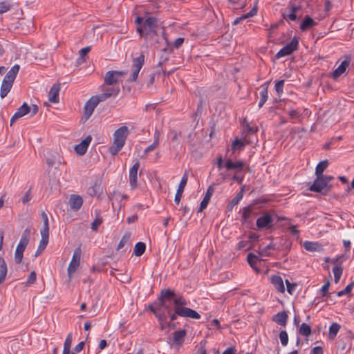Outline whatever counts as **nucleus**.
Returning <instances> with one entry per match:
<instances>
[{"label":"nucleus","instance_id":"15","mask_svg":"<svg viewBox=\"0 0 354 354\" xmlns=\"http://www.w3.org/2000/svg\"><path fill=\"white\" fill-rule=\"evenodd\" d=\"M214 192V185H210L206 192V194L200 203V207L198 210V212H202L205 209H206L213 194Z\"/></svg>","mask_w":354,"mask_h":354},{"label":"nucleus","instance_id":"61","mask_svg":"<svg viewBox=\"0 0 354 354\" xmlns=\"http://www.w3.org/2000/svg\"><path fill=\"white\" fill-rule=\"evenodd\" d=\"M286 284L288 292L292 295L295 290L297 284L294 283H290L288 279L286 280Z\"/></svg>","mask_w":354,"mask_h":354},{"label":"nucleus","instance_id":"24","mask_svg":"<svg viewBox=\"0 0 354 354\" xmlns=\"http://www.w3.org/2000/svg\"><path fill=\"white\" fill-rule=\"evenodd\" d=\"M257 4V3H256V4L254 6V7L252 8V10L247 14L243 15L242 16L236 18L234 19V21H233V25H237V24L241 23V21L243 20H245L248 18L252 17L257 15V11H258Z\"/></svg>","mask_w":354,"mask_h":354},{"label":"nucleus","instance_id":"17","mask_svg":"<svg viewBox=\"0 0 354 354\" xmlns=\"http://www.w3.org/2000/svg\"><path fill=\"white\" fill-rule=\"evenodd\" d=\"M83 204V199L80 195L72 194L69 198L71 209L73 211H78Z\"/></svg>","mask_w":354,"mask_h":354},{"label":"nucleus","instance_id":"35","mask_svg":"<svg viewBox=\"0 0 354 354\" xmlns=\"http://www.w3.org/2000/svg\"><path fill=\"white\" fill-rule=\"evenodd\" d=\"M172 300L174 301V310H176L177 308L185 307L188 304L187 300L181 295L177 297L175 295V297L172 299Z\"/></svg>","mask_w":354,"mask_h":354},{"label":"nucleus","instance_id":"1","mask_svg":"<svg viewBox=\"0 0 354 354\" xmlns=\"http://www.w3.org/2000/svg\"><path fill=\"white\" fill-rule=\"evenodd\" d=\"M175 297V292L174 290L168 289H162L156 301L150 304L148 308L150 310V307L158 313L165 314L167 316L170 315L172 312V308L170 305L167 302L172 300Z\"/></svg>","mask_w":354,"mask_h":354},{"label":"nucleus","instance_id":"42","mask_svg":"<svg viewBox=\"0 0 354 354\" xmlns=\"http://www.w3.org/2000/svg\"><path fill=\"white\" fill-rule=\"evenodd\" d=\"M305 250L310 252H314L318 250L320 247V245L317 243L310 242V241H305L303 244Z\"/></svg>","mask_w":354,"mask_h":354},{"label":"nucleus","instance_id":"22","mask_svg":"<svg viewBox=\"0 0 354 354\" xmlns=\"http://www.w3.org/2000/svg\"><path fill=\"white\" fill-rule=\"evenodd\" d=\"M150 311L153 313L158 319L161 330L167 328L168 322H167V315L165 314L158 313L157 310L152 309L151 307H150Z\"/></svg>","mask_w":354,"mask_h":354},{"label":"nucleus","instance_id":"21","mask_svg":"<svg viewBox=\"0 0 354 354\" xmlns=\"http://www.w3.org/2000/svg\"><path fill=\"white\" fill-rule=\"evenodd\" d=\"M102 192V181L100 179H96L91 187L88 189V194L91 196L99 195Z\"/></svg>","mask_w":354,"mask_h":354},{"label":"nucleus","instance_id":"16","mask_svg":"<svg viewBox=\"0 0 354 354\" xmlns=\"http://www.w3.org/2000/svg\"><path fill=\"white\" fill-rule=\"evenodd\" d=\"M97 103L95 100L91 97L85 104L84 107V114L85 118L88 119L92 113H93L95 109L97 106Z\"/></svg>","mask_w":354,"mask_h":354},{"label":"nucleus","instance_id":"3","mask_svg":"<svg viewBox=\"0 0 354 354\" xmlns=\"http://www.w3.org/2000/svg\"><path fill=\"white\" fill-rule=\"evenodd\" d=\"M354 339V334L349 330H346L344 333L341 334L337 342V353L339 354H346L351 349V340Z\"/></svg>","mask_w":354,"mask_h":354},{"label":"nucleus","instance_id":"12","mask_svg":"<svg viewBox=\"0 0 354 354\" xmlns=\"http://www.w3.org/2000/svg\"><path fill=\"white\" fill-rule=\"evenodd\" d=\"M187 180H188V174H187V171H185L184 173L182 178H181V180H180V182L179 183L178 189H177L176 193L175 194L174 202L177 205H178L180 201L183 193L184 192V189H185V186L187 185Z\"/></svg>","mask_w":354,"mask_h":354},{"label":"nucleus","instance_id":"60","mask_svg":"<svg viewBox=\"0 0 354 354\" xmlns=\"http://www.w3.org/2000/svg\"><path fill=\"white\" fill-rule=\"evenodd\" d=\"M120 87L118 86H116L107 88L104 93H109L112 94V96H116L120 93Z\"/></svg>","mask_w":354,"mask_h":354},{"label":"nucleus","instance_id":"8","mask_svg":"<svg viewBox=\"0 0 354 354\" xmlns=\"http://www.w3.org/2000/svg\"><path fill=\"white\" fill-rule=\"evenodd\" d=\"M129 134V129L127 126H122L113 133V143L124 147Z\"/></svg>","mask_w":354,"mask_h":354},{"label":"nucleus","instance_id":"39","mask_svg":"<svg viewBox=\"0 0 354 354\" xmlns=\"http://www.w3.org/2000/svg\"><path fill=\"white\" fill-rule=\"evenodd\" d=\"M12 86V85L10 83H7L6 81L2 82L0 91V95L1 98H4L8 95Z\"/></svg>","mask_w":354,"mask_h":354},{"label":"nucleus","instance_id":"32","mask_svg":"<svg viewBox=\"0 0 354 354\" xmlns=\"http://www.w3.org/2000/svg\"><path fill=\"white\" fill-rule=\"evenodd\" d=\"M48 238L49 236H41V239L39 242L38 248L35 252V257H37L39 255H40L41 252L46 249L48 243Z\"/></svg>","mask_w":354,"mask_h":354},{"label":"nucleus","instance_id":"18","mask_svg":"<svg viewBox=\"0 0 354 354\" xmlns=\"http://www.w3.org/2000/svg\"><path fill=\"white\" fill-rule=\"evenodd\" d=\"M350 64V59H346L341 62L339 66L333 71V80L340 77L342 74L346 73V70Z\"/></svg>","mask_w":354,"mask_h":354},{"label":"nucleus","instance_id":"50","mask_svg":"<svg viewBox=\"0 0 354 354\" xmlns=\"http://www.w3.org/2000/svg\"><path fill=\"white\" fill-rule=\"evenodd\" d=\"M353 287H354V281H352V282H351V283H349L348 285H347V286H346V288H345L344 290H341V291L338 292L337 293V295L338 297H342V296H343V295H349L351 294V290H352V288H353Z\"/></svg>","mask_w":354,"mask_h":354},{"label":"nucleus","instance_id":"14","mask_svg":"<svg viewBox=\"0 0 354 354\" xmlns=\"http://www.w3.org/2000/svg\"><path fill=\"white\" fill-rule=\"evenodd\" d=\"M245 166V164L242 160H237L236 162H233L231 159L226 160L225 162V167L227 170L236 169V173L242 171Z\"/></svg>","mask_w":354,"mask_h":354},{"label":"nucleus","instance_id":"33","mask_svg":"<svg viewBox=\"0 0 354 354\" xmlns=\"http://www.w3.org/2000/svg\"><path fill=\"white\" fill-rule=\"evenodd\" d=\"M145 63V56L141 54L136 58L133 59L132 68L137 71H140Z\"/></svg>","mask_w":354,"mask_h":354},{"label":"nucleus","instance_id":"59","mask_svg":"<svg viewBox=\"0 0 354 354\" xmlns=\"http://www.w3.org/2000/svg\"><path fill=\"white\" fill-rule=\"evenodd\" d=\"M91 46H86L85 48H83L80 51V57H79V59H82V61H85V56L91 51Z\"/></svg>","mask_w":354,"mask_h":354},{"label":"nucleus","instance_id":"48","mask_svg":"<svg viewBox=\"0 0 354 354\" xmlns=\"http://www.w3.org/2000/svg\"><path fill=\"white\" fill-rule=\"evenodd\" d=\"M72 341H73V334H72V333H70L68 334V335L65 339L64 344V348H63L64 353H66V352L68 353V349H71Z\"/></svg>","mask_w":354,"mask_h":354},{"label":"nucleus","instance_id":"62","mask_svg":"<svg viewBox=\"0 0 354 354\" xmlns=\"http://www.w3.org/2000/svg\"><path fill=\"white\" fill-rule=\"evenodd\" d=\"M123 147L118 145H114L110 147L109 151L111 155L115 156L116 155L122 148Z\"/></svg>","mask_w":354,"mask_h":354},{"label":"nucleus","instance_id":"37","mask_svg":"<svg viewBox=\"0 0 354 354\" xmlns=\"http://www.w3.org/2000/svg\"><path fill=\"white\" fill-rule=\"evenodd\" d=\"M7 271L6 261L2 257H0V284L5 280Z\"/></svg>","mask_w":354,"mask_h":354},{"label":"nucleus","instance_id":"40","mask_svg":"<svg viewBox=\"0 0 354 354\" xmlns=\"http://www.w3.org/2000/svg\"><path fill=\"white\" fill-rule=\"evenodd\" d=\"M30 112V106L26 102L24 104L15 112L20 118Z\"/></svg>","mask_w":354,"mask_h":354},{"label":"nucleus","instance_id":"47","mask_svg":"<svg viewBox=\"0 0 354 354\" xmlns=\"http://www.w3.org/2000/svg\"><path fill=\"white\" fill-rule=\"evenodd\" d=\"M242 199L241 194H236V196L229 203L227 206L228 211H232L233 207L236 205Z\"/></svg>","mask_w":354,"mask_h":354},{"label":"nucleus","instance_id":"43","mask_svg":"<svg viewBox=\"0 0 354 354\" xmlns=\"http://www.w3.org/2000/svg\"><path fill=\"white\" fill-rule=\"evenodd\" d=\"M311 332L310 326L306 323H302L299 328V334L305 337H308L311 334Z\"/></svg>","mask_w":354,"mask_h":354},{"label":"nucleus","instance_id":"5","mask_svg":"<svg viewBox=\"0 0 354 354\" xmlns=\"http://www.w3.org/2000/svg\"><path fill=\"white\" fill-rule=\"evenodd\" d=\"M332 180L330 176H319L310 186L309 190L317 193H323V191L327 186L328 183Z\"/></svg>","mask_w":354,"mask_h":354},{"label":"nucleus","instance_id":"30","mask_svg":"<svg viewBox=\"0 0 354 354\" xmlns=\"http://www.w3.org/2000/svg\"><path fill=\"white\" fill-rule=\"evenodd\" d=\"M30 236V230L29 227H27L26 229L24 230L18 245H21V247L26 248L29 243Z\"/></svg>","mask_w":354,"mask_h":354},{"label":"nucleus","instance_id":"28","mask_svg":"<svg viewBox=\"0 0 354 354\" xmlns=\"http://www.w3.org/2000/svg\"><path fill=\"white\" fill-rule=\"evenodd\" d=\"M242 211V223H245L250 221L253 214V205H250L247 207H244Z\"/></svg>","mask_w":354,"mask_h":354},{"label":"nucleus","instance_id":"57","mask_svg":"<svg viewBox=\"0 0 354 354\" xmlns=\"http://www.w3.org/2000/svg\"><path fill=\"white\" fill-rule=\"evenodd\" d=\"M11 5L6 1L0 2V14H3L10 10Z\"/></svg>","mask_w":354,"mask_h":354},{"label":"nucleus","instance_id":"38","mask_svg":"<svg viewBox=\"0 0 354 354\" xmlns=\"http://www.w3.org/2000/svg\"><path fill=\"white\" fill-rule=\"evenodd\" d=\"M146 250V245L143 242H138L134 248L133 254L136 257H140Z\"/></svg>","mask_w":354,"mask_h":354},{"label":"nucleus","instance_id":"13","mask_svg":"<svg viewBox=\"0 0 354 354\" xmlns=\"http://www.w3.org/2000/svg\"><path fill=\"white\" fill-rule=\"evenodd\" d=\"M139 167L140 162L137 160L129 170V183L133 189L137 186V174Z\"/></svg>","mask_w":354,"mask_h":354},{"label":"nucleus","instance_id":"9","mask_svg":"<svg viewBox=\"0 0 354 354\" xmlns=\"http://www.w3.org/2000/svg\"><path fill=\"white\" fill-rule=\"evenodd\" d=\"M346 260V256L342 254L336 259H333V277L334 281L337 283L339 281L343 272V267L341 263Z\"/></svg>","mask_w":354,"mask_h":354},{"label":"nucleus","instance_id":"55","mask_svg":"<svg viewBox=\"0 0 354 354\" xmlns=\"http://www.w3.org/2000/svg\"><path fill=\"white\" fill-rule=\"evenodd\" d=\"M36 279H37L36 272L35 271L31 272L29 277H28V279L26 280V285L27 286H31L32 284L35 283Z\"/></svg>","mask_w":354,"mask_h":354},{"label":"nucleus","instance_id":"49","mask_svg":"<svg viewBox=\"0 0 354 354\" xmlns=\"http://www.w3.org/2000/svg\"><path fill=\"white\" fill-rule=\"evenodd\" d=\"M111 96H112L111 93H101V94H100L98 95H94V96H92V97H93V98L95 100V102L98 104L100 102L105 101L106 100H107L108 98L111 97Z\"/></svg>","mask_w":354,"mask_h":354},{"label":"nucleus","instance_id":"56","mask_svg":"<svg viewBox=\"0 0 354 354\" xmlns=\"http://www.w3.org/2000/svg\"><path fill=\"white\" fill-rule=\"evenodd\" d=\"M19 68H20L19 65L15 64L10 69V71L7 73V75H8L9 76H11L15 79L16 76L19 71Z\"/></svg>","mask_w":354,"mask_h":354},{"label":"nucleus","instance_id":"20","mask_svg":"<svg viewBox=\"0 0 354 354\" xmlns=\"http://www.w3.org/2000/svg\"><path fill=\"white\" fill-rule=\"evenodd\" d=\"M59 84H54L48 93V100L51 103L59 102Z\"/></svg>","mask_w":354,"mask_h":354},{"label":"nucleus","instance_id":"34","mask_svg":"<svg viewBox=\"0 0 354 354\" xmlns=\"http://www.w3.org/2000/svg\"><path fill=\"white\" fill-rule=\"evenodd\" d=\"M259 260L258 257L253 253H249L247 256V261L248 264L257 272H260L261 270L257 266V261Z\"/></svg>","mask_w":354,"mask_h":354},{"label":"nucleus","instance_id":"31","mask_svg":"<svg viewBox=\"0 0 354 354\" xmlns=\"http://www.w3.org/2000/svg\"><path fill=\"white\" fill-rule=\"evenodd\" d=\"M329 165V162L328 160H324L321 162H319L315 169V176H324L323 174L324 171L326 170V169L328 167Z\"/></svg>","mask_w":354,"mask_h":354},{"label":"nucleus","instance_id":"6","mask_svg":"<svg viewBox=\"0 0 354 354\" xmlns=\"http://www.w3.org/2000/svg\"><path fill=\"white\" fill-rule=\"evenodd\" d=\"M299 46V40L294 37L291 41L283 46L275 55L276 59L291 55L294 51L297 50Z\"/></svg>","mask_w":354,"mask_h":354},{"label":"nucleus","instance_id":"23","mask_svg":"<svg viewBox=\"0 0 354 354\" xmlns=\"http://www.w3.org/2000/svg\"><path fill=\"white\" fill-rule=\"evenodd\" d=\"M288 319V314L286 311L278 313L272 317V321L280 326H286Z\"/></svg>","mask_w":354,"mask_h":354},{"label":"nucleus","instance_id":"63","mask_svg":"<svg viewBox=\"0 0 354 354\" xmlns=\"http://www.w3.org/2000/svg\"><path fill=\"white\" fill-rule=\"evenodd\" d=\"M288 115L291 119H298L300 118L301 114L297 109H293L288 112Z\"/></svg>","mask_w":354,"mask_h":354},{"label":"nucleus","instance_id":"25","mask_svg":"<svg viewBox=\"0 0 354 354\" xmlns=\"http://www.w3.org/2000/svg\"><path fill=\"white\" fill-rule=\"evenodd\" d=\"M271 282L274 285L275 289L279 292H284L285 287L282 278L279 275H272Z\"/></svg>","mask_w":354,"mask_h":354},{"label":"nucleus","instance_id":"19","mask_svg":"<svg viewBox=\"0 0 354 354\" xmlns=\"http://www.w3.org/2000/svg\"><path fill=\"white\" fill-rule=\"evenodd\" d=\"M173 335V344L179 346H181L185 341L187 330L185 329H183L178 331H175Z\"/></svg>","mask_w":354,"mask_h":354},{"label":"nucleus","instance_id":"2","mask_svg":"<svg viewBox=\"0 0 354 354\" xmlns=\"http://www.w3.org/2000/svg\"><path fill=\"white\" fill-rule=\"evenodd\" d=\"M158 20L156 17H150L147 18L142 26H138L136 30L140 37H144L147 42L153 37L157 35Z\"/></svg>","mask_w":354,"mask_h":354},{"label":"nucleus","instance_id":"11","mask_svg":"<svg viewBox=\"0 0 354 354\" xmlns=\"http://www.w3.org/2000/svg\"><path fill=\"white\" fill-rule=\"evenodd\" d=\"M288 8L290 10L289 13L283 12L282 17L286 20L295 21L299 17H297V12L301 10L300 6H296L292 3H290Z\"/></svg>","mask_w":354,"mask_h":354},{"label":"nucleus","instance_id":"10","mask_svg":"<svg viewBox=\"0 0 354 354\" xmlns=\"http://www.w3.org/2000/svg\"><path fill=\"white\" fill-rule=\"evenodd\" d=\"M176 313L182 317H189L195 319H198L201 318V315L196 310L186 306L183 308H177L176 309Z\"/></svg>","mask_w":354,"mask_h":354},{"label":"nucleus","instance_id":"44","mask_svg":"<svg viewBox=\"0 0 354 354\" xmlns=\"http://www.w3.org/2000/svg\"><path fill=\"white\" fill-rule=\"evenodd\" d=\"M158 145H159V133L156 132L153 142L145 149V153L146 154L150 151H152L158 146Z\"/></svg>","mask_w":354,"mask_h":354},{"label":"nucleus","instance_id":"4","mask_svg":"<svg viewBox=\"0 0 354 354\" xmlns=\"http://www.w3.org/2000/svg\"><path fill=\"white\" fill-rule=\"evenodd\" d=\"M273 214L274 212H263L261 216L257 218L256 222L257 230H269L272 228L275 225L272 217Z\"/></svg>","mask_w":354,"mask_h":354},{"label":"nucleus","instance_id":"46","mask_svg":"<svg viewBox=\"0 0 354 354\" xmlns=\"http://www.w3.org/2000/svg\"><path fill=\"white\" fill-rule=\"evenodd\" d=\"M88 149V146L84 142H81L80 144L75 147V151L77 154L82 156L86 153Z\"/></svg>","mask_w":354,"mask_h":354},{"label":"nucleus","instance_id":"54","mask_svg":"<svg viewBox=\"0 0 354 354\" xmlns=\"http://www.w3.org/2000/svg\"><path fill=\"white\" fill-rule=\"evenodd\" d=\"M245 147L244 142L241 139H235L232 145V147L233 150L236 149H242Z\"/></svg>","mask_w":354,"mask_h":354},{"label":"nucleus","instance_id":"52","mask_svg":"<svg viewBox=\"0 0 354 354\" xmlns=\"http://www.w3.org/2000/svg\"><path fill=\"white\" fill-rule=\"evenodd\" d=\"M284 83L285 81L283 80H279L275 83V91L279 95H281L283 92V88L284 86Z\"/></svg>","mask_w":354,"mask_h":354},{"label":"nucleus","instance_id":"27","mask_svg":"<svg viewBox=\"0 0 354 354\" xmlns=\"http://www.w3.org/2000/svg\"><path fill=\"white\" fill-rule=\"evenodd\" d=\"M41 216L43 220V227L40 230L41 236H49V224L48 215L45 212H41Z\"/></svg>","mask_w":354,"mask_h":354},{"label":"nucleus","instance_id":"26","mask_svg":"<svg viewBox=\"0 0 354 354\" xmlns=\"http://www.w3.org/2000/svg\"><path fill=\"white\" fill-rule=\"evenodd\" d=\"M316 25L317 22H315L313 19L309 15H306L300 25V29L302 31H306Z\"/></svg>","mask_w":354,"mask_h":354},{"label":"nucleus","instance_id":"36","mask_svg":"<svg viewBox=\"0 0 354 354\" xmlns=\"http://www.w3.org/2000/svg\"><path fill=\"white\" fill-rule=\"evenodd\" d=\"M25 249V247H21V245H17L15 253V261L17 264H19L21 263Z\"/></svg>","mask_w":354,"mask_h":354},{"label":"nucleus","instance_id":"41","mask_svg":"<svg viewBox=\"0 0 354 354\" xmlns=\"http://www.w3.org/2000/svg\"><path fill=\"white\" fill-rule=\"evenodd\" d=\"M268 97V86H263L260 91V101L258 104L259 108L263 106V105L267 101Z\"/></svg>","mask_w":354,"mask_h":354},{"label":"nucleus","instance_id":"64","mask_svg":"<svg viewBox=\"0 0 354 354\" xmlns=\"http://www.w3.org/2000/svg\"><path fill=\"white\" fill-rule=\"evenodd\" d=\"M84 341H82L74 347L73 351L78 353L84 349Z\"/></svg>","mask_w":354,"mask_h":354},{"label":"nucleus","instance_id":"29","mask_svg":"<svg viewBox=\"0 0 354 354\" xmlns=\"http://www.w3.org/2000/svg\"><path fill=\"white\" fill-rule=\"evenodd\" d=\"M118 81V78L115 75L114 71H109L106 72L104 77V84L106 85H113Z\"/></svg>","mask_w":354,"mask_h":354},{"label":"nucleus","instance_id":"53","mask_svg":"<svg viewBox=\"0 0 354 354\" xmlns=\"http://www.w3.org/2000/svg\"><path fill=\"white\" fill-rule=\"evenodd\" d=\"M279 339L281 341V344L283 346H286L288 344V335L286 330H281L279 333Z\"/></svg>","mask_w":354,"mask_h":354},{"label":"nucleus","instance_id":"58","mask_svg":"<svg viewBox=\"0 0 354 354\" xmlns=\"http://www.w3.org/2000/svg\"><path fill=\"white\" fill-rule=\"evenodd\" d=\"M205 344V341L201 342L198 350L193 354H207Z\"/></svg>","mask_w":354,"mask_h":354},{"label":"nucleus","instance_id":"51","mask_svg":"<svg viewBox=\"0 0 354 354\" xmlns=\"http://www.w3.org/2000/svg\"><path fill=\"white\" fill-rule=\"evenodd\" d=\"M130 236H131V234L127 233L122 237L121 240L120 241V242L118 245V248H117L118 250L122 249L127 243H129V241L130 240Z\"/></svg>","mask_w":354,"mask_h":354},{"label":"nucleus","instance_id":"45","mask_svg":"<svg viewBox=\"0 0 354 354\" xmlns=\"http://www.w3.org/2000/svg\"><path fill=\"white\" fill-rule=\"evenodd\" d=\"M102 223V218L100 216V212H96V216L91 223V229L93 231H97L99 226Z\"/></svg>","mask_w":354,"mask_h":354},{"label":"nucleus","instance_id":"7","mask_svg":"<svg viewBox=\"0 0 354 354\" xmlns=\"http://www.w3.org/2000/svg\"><path fill=\"white\" fill-rule=\"evenodd\" d=\"M81 254L82 250L80 247L75 248L73 252L72 259L68 267V274L70 279L71 278L72 274L77 271L80 266Z\"/></svg>","mask_w":354,"mask_h":354}]
</instances>
